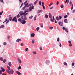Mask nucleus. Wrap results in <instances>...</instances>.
I'll return each mask as SVG.
<instances>
[{
	"label": "nucleus",
	"instance_id": "f257e3e1",
	"mask_svg": "<svg viewBox=\"0 0 75 75\" xmlns=\"http://www.w3.org/2000/svg\"><path fill=\"white\" fill-rule=\"evenodd\" d=\"M6 71L9 74H14V71L13 69L11 70L10 71L8 69H7L6 70Z\"/></svg>",
	"mask_w": 75,
	"mask_h": 75
},
{
	"label": "nucleus",
	"instance_id": "f03ea898",
	"mask_svg": "<svg viewBox=\"0 0 75 75\" xmlns=\"http://www.w3.org/2000/svg\"><path fill=\"white\" fill-rule=\"evenodd\" d=\"M21 22L23 24H25L26 23L27 21L25 20H21Z\"/></svg>",
	"mask_w": 75,
	"mask_h": 75
},
{
	"label": "nucleus",
	"instance_id": "7ed1b4c3",
	"mask_svg": "<svg viewBox=\"0 0 75 75\" xmlns=\"http://www.w3.org/2000/svg\"><path fill=\"white\" fill-rule=\"evenodd\" d=\"M17 19H16V17H14L12 20V21H15L16 23H17Z\"/></svg>",
	"mask_w": 75,
	"mask_h": 75
},
{
	"label": "nucleus",
	"instance_id": "20e7f679",
	"mask_svg": "<svg viewBox=\"0 0 75 75\" xmlns=\"http://www.w3.org/2000/svg\"><path fill=\"white\" fill-rule=\"evenodd\" d=\"M16 72L18 75H22V74L20 72H19V71H16Z\"/></svg>",
	"mask_w": 75,
	"mask_h": 75
},
{
	"label": "nucleus",
	"instance_id": "39448f33",
	"mask_svg": "<svg viewBox=\"0 0 75 75\" xmlns=\"http://www.w3.org/2000/svg\"><path fill=\"white\" fill-rule=\"evenodd\" d=\"M18 60L19 64H21V59H20V58H18Z\"/></svg>",
	"mask_w": 75,
	"mask_h": 75
},
{
	"label": "nucleus",
	"instance_id": "423d86ee",
	"mask_svg": "<svg viewBox=\"0 0 75 75\" xmlns=\"http://www.w3.org/2000/svg\"><path fill=\"white\" fill-rule=\"evenodd\" d=\"M19 14L21 16L23 15V11H21L19 12Z\"/></svg>",
	"mask_w": 75,
	"mask_h": 75
},
{
	"label": "nucleus",
	"instance_id": "0eeeda50",
	"mask_svg": "<svg viewBox=\"0 0 75 75\" xmlns=\"http://www.w3.org/2000/svg\"><path fill=\"white\" fill-rule=\"evenodd\" d=\"M35 35V34L34 33H32L31 35V37H34Z\"/></svg>",
	"mask_w": 75,
	"mask_h": 75
},
{
	"label": "nucleus",
	"instance_id": "6e6552de",
	"mask_svg": "<svg viewBox=\"0 0 75 75\" xmlns=\"http://www.w3.org/2000/svg\"><path fill=\"white\" fill-rule=\"evenodd\" d=\"M49 18H52V15H51V13H49Z\"/></svg>",
	"mask_w": 75,
	"mask_h": 75
},
{
	"label": "nucleus",
	"instance_id": "1a4fd4ad",
	"mask_svg": "<svg viewBox=\"0 0 75 75\" xmlns=\"http://www.w3.org/2000/svg\"><path fill=\"white\" fill-rule=\"evenodd\" d=\"M64 23H67V22H68V20H67V19H65L64 21Z\"/></svg>",
	"mask_w": 75,
	"mask_h": 75
},
{
	"label": "nucleus",
	"instance_id": "9d476101",
	"mask_svg": "<svg viewBox=\"0 0 75 75\" xmlns=\"http://www.w3.org/2000/svg\"><path fill=\"white\" fill-rule=\"evenodd\" d=\"M8 65L9 67L11 66V62H9L8 63Z\"/></svg>",
	"mask_w": 75,
	"mask_h": 75
},
{
	"label": "nucleus",
	"instance_id": "9b49d317",
	"mask_svg": "<svg viewBox=\"0 0 75 75\" xmlns=\"http://www.w3.org/2000/svg\"><path fill=\"white\" fill-rule=\"evenodd\" d=\"M7 62V60L6 59H4L3 61L4 63H6Z\"/></svg>",
	"mask_w": 75,
	"mask_h": 75
},
{
	"label": "nucleus",
	"instance_id": "f8f14e48",
	"mask_svg": "<svg viewBox=\"0 0 75 75\" xmlns=\"http://www.w3.org/2000/svg\"><path fill=\"white\" fill-rule=\"evenodd\" d=\"M36 18H37V15L35 16L34 18V21H35L36 20Z\"/></svg>",
	"mask_w": 75,
	"mask_h": 75
},
{
	"label": "nucleus",
	"instance_id": "ddd939ff",
	"mask_svg": "<svg viewBox=\"0 0 75 75\" xmlns=\"http://www.w3.org/2000/svg\"><path fill=\"white\" fill-rule=\"evenodd\" d=\"M38 3V1H36L34 2V5H36L37 3Z\"/></svg>",
	"mask_w": 75,
	"mask_h": 75
},
{
	"label": "nucleus",
	"instance_id": "4468645a",
	"mask_svg": "<svg viewBox=\"0 0 75 75\" xmlns=\"http://www.w3.org/2000/svg\"><path fill=\"white\" fill-rule=\"evenodd\" d=\"M7 68H8V70H9V71H10V70L11 69H10V67H9V66H7Z\"/></svg>",
	"mask_w": 75,
	"mask_h": 75
},
{
	"label": "nucleus",
	"instance_id": "2eb2a0df",
	"mask_svg": "<svg viewBox=\"0 0 75 75\" xmlns=\"http://www.w3.org/2000/svg\"><path fill=\"white\" fill-rule=\"evenodd\" d=\"M45 17L46 18H47L48 17V16L47 15V14H46L45 16Z\"/></svg>",
	"mask_w": 75,
	"mask_h": 75
},
{
	"label": "nucleus",
	"instance_id": "dca6fc26",
	"mask_svg": "<svg viewBox=\"0 0 75 75\" xmlns=\"http://www.w3.org/2000/svg\"><path fill=\"white\" fill-rule=\"evenodd\" d=\"M33 17V16H31L30 17H29V19H32Z\"/></svg>",
	"mask_w": 75,
	"mask_h": 75
},
{
	"label": "nucleus",
	"instance_id": "f3484780",
	"mask_svg": "<svg viewBox=\"0 0 75 75\" xmlns=\"http://www.w3.org/2000/svg\"><path fill=\"white\" fill-rule=\"evenodd\" d=\"M28 50V48H26L25 49L24 51H25V52H26V51H27Z\"/></svg>",
	"mask_w": 75,
	"mask_h": 75
},
{
	"label": "nucleus",
	"instance_id": "a211bd4d",
	"mask_svg": "<svg viewBox=\"0 0 75 75\" xmlns=\"http://www.w3.org/2000/svg\"><path fill=\"white\" fill-rule=\"evenodd\" d=\"M21 41V39H18L16 40V42H19V41Z\"/></svg>",
	"mask_w": 75,
	"mask_h": 75
},
{
	"label": "nucleus",
	"instance_id": "6ab92c4d",
	"mask_svg": "<svg viewBox=\"0 0 75 75\" xmlns=\"http://www.w3.org/2000/svg\"><path fill=\"white\" fill-rule=\"evenodd\" d=\"M9 19L10 21H11V20H12V17H9Z\"/></svg>",
	"mask_w": 75,
	"mask_h": 75
},
{
	"label": "nucleus",
	"instance_id": "aec40b11",
	"mask_svg": "<svg viewBox=\"0 0 75 75\" xmlns=\"http://www.w3.org/2000/svg\"><path fill=\"white\" fill-rule=\"evenodd\" d=\"M73 8H74V4H73L71 6V10H73Z\"/></svg>",
	"mask_w": 75,
	"mask_h": 75
},
{
	"label": "nucleus",
	"instance_id": "412c9836",
	"mask_svg": "<svg viewBox=\"0 0 75 75\" xmlns=\"http://www.w3.org/2000/svg\"><path fill=\"white\" fill-rule=\"evenodd\" d=\"M64 65H66V66H67V62H64Z\"/></svg>",
	"mask_w": 75,
	"mask_h": 75
},
{
	"label": "nucleus",
	"instance_id": "4be33fe9",
	"mask_svg": "<svg viewBox=\"0 0 75 75\" xmlns=\"http://www.w3.org/2000/svg\"><path fill=\"white\" fill-rule=\"evenodd\" d=\"M3 58H2V57H1L0 58V60H1V61H3Z\"/></svg>",
	"mask_w": 75,
	"mask_h": 75
},
{
	"label": "nucleus",
	"instance_id": "5701e85b",
	"mask_svg": "<svg viewBox=\"0 0 75 75\" xmlns=\"http://www.w3.org/2000/svg\"><path fill=\"white\" fill-rule=\"evenodd\" d=\"M18 69H21V67L20 66H19V67L18 68Z\"/></svg>",
	"mask_w": 75,
	"mask_h": 75
},
{
	"label": "nucleus",
	"instance_id": "b1692460",
	"mask_svg": "<svg viewBox=\"0 0 75 75\" xmlns=\"http://www.w3.org/2000/svg\"><path fill=\"white\" fill-rule=\"evenodd\" d=\"M43 26H44V25H43V24L41 23L40 25L41 27H42H42H43Z\"/></svg>",
	"mask_w": 75,
	"mask_h": 75
},
{
	"label": "nucleus",
	"instance_id": "393cba45",
	"mask_svg": "<svg viewBox=\"0 0 75 75\" xmlns=\"http://www.w3.org/2000/svg\"><path fill=\"white\" fill-rule=\"evenodd\" d=\"M3 44L4 45H7V43H6V42H4Z\"/></svg>",
	"mask_w": 75,
	"mask_h": 75
},
{
	"label": "nucleus",
	"instance_id": "a878e982",
	"mask_svg": "<svg viewBox=\"0 0 75 75\" xmlns=\"http://www.w3.org/2000/svg\"><path fill=\"white\" fill-rule=\"evenodd\" d=\"M4 25H1V26L0 28H4Z\"/></svg>",
	"mask_w": 75,
	"mask_h": 75
},
{
	"label": "nucleus",
	"instance_id": "bb28decb",
	"mask_svg": "<svg viewBox=\"0 0 75 75\" xmlns=\"http://www.w3.org/2000/svg\"><path fill=\"white\" fill-rule=\"evenodd\" d=\"M33 53L34 54H35V55H36V54H37V53L36 52H33Z\"/></svg>",
	"mask_w": 75,
	"mask_h": 75
},
{
	"label": "nucleus",
	"instance_id": "cd10ccee",
	"mask_svg": "<svg viewBox=\"0 0 75 75\" xmlns=\"http://www.w3.org/2000/svg\"><path fill=\"white\" fill-rule=\"evenodd\" d=\"M65 30L66 33H68V29H67L65 28Z\"/></svg>",
	"mask_w": 75,
	"mask_h": 75
},
{
	"label": "nucleus",
	"instance_id": "c85d7f7f",
	"mask_svg": "<svg viewBox=\"0 0 75 75\" xmlns=\"http://www.w3.org/2000/svg\"><path fill=\"white\" fill-rule=\"evenodd\" d=\"M20 16H21L20 15H19V14H18V15H17V18H19V17H20Z\"/></svg>",
	"mask_w": 75,
	"mask_h": 75
},
{
	"label": "nucleus",
	"instance_id": "c756f323",
	"mask_svg": "<svg viewBox=\"0 0 75 75\" xmlns=\"http://www.w3.org/2000/svg\"><path fill=\"white\" fill-rule=\"evenodd\" d=\"M53 4V3L52 2L51 3H50L49 6V7H50V6H52Z\"/></svg>",
	"mask_w": 75,
	"mask_h": 75
},
{
	"label": "nucleus",
	"instance_id": "7c9ffc66",
	"mask_svg": "<svg viewBox=\"0 0 75 75\" xmlns=\"http://www.w3.org/2000/svg\"><path fill=\"white\" fill-rule=\"evenodd\" d=\"M42 11V10H38V13H41V11Z\"/></svg>",
	"mask_w": 75,
	"mask_h": 75
},
{
	"label": "nucleus",
	"instance_id": "2f4dec72",
	"mask_svg": "<svg viewBox=\"0 0 75 75\" xmlns=\"http://www.w3.org/2000/svg\"><path fill=\"white\" fill-rule=\"evenodd\" d=\"M60 7H61V8H64V5H62L60 6Z\"/></svg>",
	"mask_w": 75,
	"mask_h": 75
},
{
	"label": "nucleus",
	"instance_id": "473e14b6",
	"mask_svg": "<svg viewBox=\"0 0 75 75\" xmlns=\"http://www.w3.org/2000/svg\"><path fill=\"white\" fill-rule=\"evenodd\" d=\"M24 18L23 19V20H27V18L26 17H24Z\"/></svg>",
	"mask_w": 75,
	"mask_h": 75
},
{
	"label": "nucleus",
	"instance_id": "72a5a7b5",
	"mask_svg": "<svg viewBox=\"0 0 75 75\" xmlns=\"http://www.w3.org/2000/svg\"><path fill=\"white\" fill-rule=\"evenodd\" d=\"M28 3H27L26 4H25V7H27V6H28Z\"/></svg>",
	"mask_w": 75,
	"mask_h": 75
},
{
	"label": "nucleus",
	"instance_id": "f704fd0d",
	"mask_svg": "<svg viewBox=\"0 0 75 75\" xmlns=\"http://www.w3.org/2000/svg\"><path fill=\"white\" fill-rule=\"evenodd\" d=\"M74 65H75V63L73 62L71 64L72 66H74Z\"/></svg>",
	"mask_w": 75,
	"mask_h": 75
},
{
	"label": "nucleus",
	"instance_id": "c9c22d12",
	"mask_svg": "<svg viewBox=\"0 0 75 75\" xmlns=\"http://www.w3.org/2000/svg\"><path fill=\"white\" fill-rule=\"evenodd\" d=\"M34 42H35V40H32V44H34Z\"/></svg>",
	"mask_w": 75,
	"mask_h": 75
},
{
	"label": "nucleus",
	"instance_id": "e433bc0d",
	"mask_svg": "<svg viewBox=\"0 0 75 75\" xmlns=\"http://www.w3.org/2000/svg\"><path fill=\"white\" fill-rule=\"evenodd\" d=\"M57 41L58 42H59V38H58Z\"/></svg>",
	"mask_w": 75,
	"mask_h": 75
},
{
	"label": "nucleus",
	"instance_id": "4c0bfd02",
	"mask_svg": "<svg viewBox=\"0 0 75 75\" xmlns=\"http://www.w3.org/2000/svg\"><path fill=\"white\" fill-rule=\"evenodd\" d=\"M72 3L71 2V1H70V2H69V4L70 6H71V4H72Z\"/></svg>",
	"mask_w": 75,
	"mask_h": 75
},
{
	"label": "nucleus",
	"instance_id": "58836bf2",
	"mask_svg": "<svg viewBox=\"0 0 75 75\" xmlns=\"http://www.w3.org/2000/svg\"><path fill=\"white\" fill-rule=\"evenodd\" d=\"M3 11H2L1 12H0V16H1L3 14Z\"/></svg>",
	"mask_w": 75,
	"mask_h": 75
},
{
	"label": "nucleus",
	"instance_id": "ea45409f",
	"mask_svg": "<svg viewBox=\"0 0 75 75\" xmlns=\"http://www.w3.org/2000/svg\"><path fill=\"white\" fill-rule=\"evenodd\" d=\"M56 19L57 20H59L58 18V16L56 17Z\"/></svg>",
	"mask_w": 75,
	"mask_h": 75
},
{
	"label": "nucleus",
	"instance_id": "a19ab883",
	"mask_svg": "<svg viewBox=\"0 0 75 75\" xmlns=\"http://www.w3.org/2000/svg\"><path fill=\"white\" fill-rule=\"evenodd\" d=\"M39 29H40V28L38 27L36 28V30L37 31H38L39 30Z\"/></svg>",
	"mask_w": 75,
	"mask_h": 75
},
{
	"label": "nucleus",
	"instance_id": "79ce46f5",
	"mask_svg": "<svg viewBox=\"0 0 75 75\" xmlns=\"http://www.w3.org/2000/svg\"><path fill=\"white\" fill-rule=\"evenodd\" d=\"M27 3V1H25L23 4V5H25V4H26V3Z\"/></svg>",
	"mask_w": 75,
	"mask_h": 75
},
{
	"label": "nucleus",
	"instance_id": "37998d69",
	"mask_svg": "<svg viewBox=\"0 0 75 75\" xmlns=\"http://www.w3.org/2000/svg\"><path fill=\"white\" fill-rule=\"evenodd\" d=\"M0 74H2V70H0Z\"/></svg>",
	"mask_w": 75,
	"mask_h": 75
},
{
	"label": "nucleus",
	"instance_id": "c03bdc74",
	"mask_svg": "<svg viewBox=\"0 0 75 75\" xmlns=\"http://www.w3.org/2000/svg\"><path fill=\"white\" fill-rule=\"evenodd\" d=\"M59 18L60 20H61V18H62V16H59Z\"/></svg>",
	"mask_w": 75,
	"mask_h": 75
},
{
	"label": "nucleus",
	"instance_id": "a18cd8bd",
	"mask_svg": "<svg viewBox=\"0 0 75 75\" xmlns=\"http://www.w3.org/2000/svg\"><path fill=\"white\" fill-rule=\"evenodd\" d=\"M41 1H40L39 2V5H41Z\"/></svg>",
	"mask_w": 75,
	"mask_h": 75
},
{
	"label": "nucleus",
	"instance_id": "49530a36",
	"mask_svg": "<svg viewBox=\"0 0 75 75\" xmlns=\"http://www.w3.org/2000/svg\"><path fill=\"white\" fill-rule=\"evenodd\" d=\"M24 17H25L27 16V15L25 14H23Z\"/></svg>",
	"mask_w": 75,
	"mask_h": 75
},
{
	"label": "nucleus",
	"instance_id": "de8ad7c7",
	"mask_svg": "<svg viewBox=\"0 0 75 75\" xmlns=\"http://www.w3.org/2000/svg\"><path fill=\"white\" fill-rule=\"evenodd\" d=\"M62 46V45H61V43H59V47H61Z\"/></svg>",
	"mask_w": 75,
	"mask_h": 75
},
{
	"label": "nucleus",
	"instance_id": "09e8293b",
	"mask_svg": "<svg viewBox=\"0 0 75 75\" xmlns=\"http://www.w3.org/2000/svg\"><path fill=\"white\" fill-rule=\"evenodd\" d=\"M50 21H51L52 22H54V21H53V20H52V19L51 18L50 19Z\"/></svg>",
	"mask_w": 75,
	"mask_h": 75
},
{
	"label": "nucleus",
	"instance_id": "8fccbe9b",
	"mask_svg": "<svg viewBox=\"0 0 75 75\" xmlns=\"http://www.w3.org/2000/svg\"><path fill=\"white\" fill-rule=\"evenodd\" d=\"M69 46L70 47H72V43H69Z\"/></svg>",
	"mask_w": 75,
	"mask_h": 75
},
{
	"label": "nucleus",
	"instance_id": "3c124183",
	"mask_svg": "<svg viewBox=\"0 0 75 75\" xmlns=\"http://www.w3.org/2000/svg\"><path fill=\"white\" fill-rule=\"evenodd\" d=\"M21 46H24V45H23V42L21 43Z\"/></svg>",
	"mask_w": 75,
	"mask_h": 75
},
{
	"label": "nucleus",
	"instance_id": "603ef678",
	"mask_svg": "<svg viewBox=\"0 0 75 75\" xmlns=\"http://www.w3.org/2000/svg\"><path fill=\"white\" fill-rule=\"evenodd\" d=\"M59 4V2L58 1H57L56 4L57 5H58Z\"/></svg>",
	"mask_w": 75,
	"mask_h": 75
},
{
	"label": "nucleus",
	"instance_id": "864d4df0",
	"mask_svg": "<svg viewBox=\"0 0 75 75\" xmlns=\"http://www.w3.org/2000/svg\"><path fill=\"white\" fill-rule=\"evenodd\" d=\"M1 69L2 70V71H3V70H4V69H5L4 68H3L2 67H1Z\"/></svg>",
	"mask_w": 75,
	"mask_h": 75
},
{
	"label": "nucleus",
	"instance_id": "5fc2aeb1",
	"mask_svg": "<svg viewBox=\"0 0 75 75\" xmlns=\"http://www.w3.org/2000/svg\"><path fill=\"white\" fill-rule=\"evenodd\" d=\"M40 50H42V47H40Z\"/></svg>",
	"mask_w": 75,
	"mask_h": 75
},
{
	"label": "nucleus",
	"instance_id": "6e6d98bb",
	"mask_svg": "<svg viewBox=\"0 0 75 75\" xmlns=\"http://www.w3.org/2000/svg\"><path fill=\"white\" fill-rule=\"evenodd\" d=\"M18 21H21V18H19L18 19Z\"/></svg>",
	"mask_w": 75,
	"mask_h": 75
},
{
	"label": "nucleus",
	"instance_id": "4d7b16f0",
	"mask_svg": "<svg viewBox=\"0 0 75 75\" xmlns=\"http://www.w3.org/2000/svg\"><path fill=\"white\" fill-rule=\"evenodd\" d=\"M32 9H34V6H33V5H32Z\"/></svg>",
	"mask_w": 75,
	"mask_h": 75
},
{
	"label": "nucleus",
	"instance_id": "13d9d810",
	"mask_svg": "<svg viewBox=\"0 0 75 75\" xmlns=\"http://www.w3.org/2000/svg\"><path fill=\"white\" fill-rule=\"evenodd\" d=\"M53 20L54 21L55 20V18H54V16H53Z\"/></svg>",
	"mask_w": 75,
	"mask_h": 75
},
{
	"label": "nucleus",
	"instance_id": "bf43d9fd",
	"mask_svg": "<svg viewBox=\"0 0 75 75\" xmlns=\"http://www.w3.org/2000/svg\"><path fill=\"white\" fill-rule=\"evenodd\" d=\"M64 18H67V15H65L64 17Z\"/></svg>",
	"mask_w": 75,
	"mask_h": 75
},
{
	"label": "nucleus",
	"instance_id": "052dcab7",
	"mask_svg": "<svg viewBox=\"0 0 75 75\" xmlns=\"http://www.w3.org/2000/svg\"><path fill=\"white\" fill-rule=\"evenodd\" d=\"M42 6H44V4L43 2H42Z\"/></svg>",
	"mask_w": 75,
	"mask_h": 75
},
{
	"label": "nucleus",
	"instance_id": "680f3d73",
	"mask_svg": "<svg viewBox=\"0 0 75 75\" xmlns=\"http://www.w3.org/2000/svg\"><path fill=\"white\" fill-rule=\"evenodd\" d=\"M23 3H22L21 5L20 6V7H22V6H23Z\"/></svg>",
	"mask_w": 75,
	"mask_h": 75
},
{
	"label": "nucleus",
	"instance_id": "e2e57ef3",
	"mask_svg": "<svg viewBox=\"0 0 75 75\" xmlns=\"http://www.w3.org/2000/svg\"><path fill=\"white\" fill-rule=\"evenodd\" d=\"M42 7H43V9H45V6H42Z\"/></svg>",
	"mask_w": 75,
	"mask_h": 75
},
{
	"label": "nucleus",
	"instance_id": "0e129e2a",
	"mask_svg": "<svg viewBox=\"0 0 75 75\" xmlns=\"http://www.w3.org/2000/svg\"><path fill=\"white\" fill-rule=\"evenodd\" d=\"M72 13H75V10H73Z\"/></svg>",
	"mask_w": 75,
	"mask_h": 75
},
{
	"label": "nucleus",
	"instance_id": "69168bd1",
	"mask_svg": "<svg viewBox=\"0 0 75 75\" xmlns=\"http://www.w3.org/2000/svg\"><path fill=\"white\" fill-rule=\"evenodd\" d=\"M8 22H9V20H8L6 22V24H7L8 23Z\"/></svg>",
	"mask_w": 75,
	"mask_h": 75
},
{
	"label": "nucleus",
	"instance_id": "338daca9",
	"mask_svg": "<svg viewBox=\"0 0 75 75\" xmlns=\"http://www.w3.org/2000/svg\"><path fill=\"white\" fill-rule=\"evenodd\" d=\"M69 0H67V4H68V3H69Z\"/></svg>",
	"mask_w": 75,
	"mask_h": 75
},
{
	"label": "nucleus",
	"instance_id": "774afa93",
	"mask_svg": "<svg viewBox=\"0 0 75 75\" xmlns=\"http://www.w3.org/2000/svg\"><path fill=\"white\" fill-rule=\"evenodd\" d=\"M2 75H6V74L5 73H3L2 74Z\"/></svg>",
	"mask_w": 75,
	"mask_h": 75
}]
</instances>
